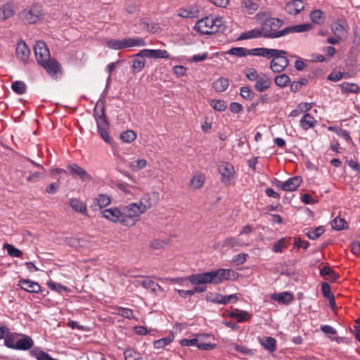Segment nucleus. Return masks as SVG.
I'll return each mask as SVG.
<instances>
[{
	"instance_id": "1",
	"label": "nucleus",
	"mask_w": 360,
	"mask_h": 360,
	"mask_svg": "<svg viewBox=\"0 0 360 360\" xmlns=\"http://www.w3.org/2000/svg\"><path fill=\"white\" fill-rule=\"evenodd\" d=\"M283 25V21L277 18H266L262 23V31L264 37L266 39H275L288 35L292 33H300L307 32L312 28L309 23L300 24L280 28Z\"/></svg>"
},
{
	"instance_id": "2",
	"label": "nucleus",
	"mask_w": 360,
	"mask_h": 360,
	"mask_svg": "<svg viewBox=\"0 0 360 360\" xmlns=\"http://www.w3.org/2000/svg\"><path fill=\"white\" fill-rule=\"evenodd\" d=\"M231 273H233V271L230 269H219L215 271L191 275L188 277V280L195 285L207 283L219 284L229 280Z\"/></svg>"
},
{
	"instance_id": "3",
	"label": "nucleus",
	"mask_w": 360,
	"mask_h": 360,
	"mask_svg": "<svg viewBox=\"0 0 360 360\" xmlns=\"http://www.w3.org/2000/svg\"><path fill=\"white\" fill-rule=\"evenodd\" d=\"M222 18L207 16L199 20L195 25L198 32L203 34H211L224 30Z\"/></svg>"
},
{
	"instance_id": "4",
	"label": "nucleus",
	"mask_w": 360,
	"mask_h": 360,
	"mask_svg": "<svg viewBox=\"0 0 360 360\" xmlns=\"http://www.w3.org/2000/svg\"><path fill=\"white\" fill-rule=\"evenodd\" d=\"M94 116L96 121L98 132L106 143H109L110 141V138L108 132L109 122L105 115L103 102L98 101L96 103L94 109Z\"/></svg>"
},
{
	"instance_id": "5",
	"label": "nucleus",
	"mask_w": 360,
	"mask_h": 360,
	"mask_svg": "<svg viewBox=\"0 0 360 360\" xmlns=\"http://www.w3.org/2000/svg\"><path fill=\"white\" fill-rule=\"evenodd\" d=\"M122 208L124 219H122V225L124 226H134L139 220L140 216L144 214L135 202L129 203Z\"/></svg>"
},
{
	"instance_id": "6",
	"label": "nucleus",
	"mask_w": 360,
	"mask_h": 360,
	"mask_svg": "<svg viewBox=\"0 0 360 360\" xmlns=\"http://www.w3.org/2000/svg\"><path fill=\"white\" fill-rule=\"evenodd\" d=\"M274 53L269 56V59L272 58L270 62L271 70L276 73L283 72L289 65V60L286 57L287 51L273 49Z\"/></svg>"
},
{
	"instance_id": "7",
	"label": "nucleus",
	"mask_w": 360,
	"mask_h": 360,
	"mask_svg": "<svg viewBox=\"0 0 360 360\" xmlns=\"http://www.w3.org/2000/svg\"><path fill=\"white\" fill-rule=\"evenodd\" d=\"M145 40L140 37L110 39L107 41V46L111 49L120 50L134 46H143Z\"/></svg>"
},
{
	"instance_id": "8",
	"label": "nucleus",
	"mask_w": 360,
	"mask_h": 360,
	"mask_svg": "<svg viewBox=\"0 0 360 360\" xmlns=\"http://www.w3.org/2000/svg\"><path fill=\"white\" fill-rule=\"evenodd\" d=\"M41 8L38 4H33L29 8L21 11L19 14L20 20L25 24H34L43 18Z\"/></svg>"
},
{
	"instance_id": "9",
	"label": "nucleus",
	"mask_w": 360,
	"mask_h": 360,
	"mask_svg": "<svg viewBox=\"0 0 360 360\" xmlns=\"http://www.w3.org/2000/svg\"><path fill=\"white\" fill-rule=\"evenodd\" d=\"M218 171L221 174V181L223 184H229L234 178V167L228 162H222L218 166Z\"/></svg>"
},
{
	"instance_id": "10",
	"label": "nucleus",
	"mask_w": 360,
	"mask_h": 360,
	"mask_svg": "<svg viewBox=\"0 0 360 360\" xmlns=\"http://www.w3.org/2000/svg\"><path fill=\"white\" fill-rule=\"evenodd\" d=\"M103 217L114 222L120 223L122 225V219H124L123 208L111 207L105 209L101 212Z\"/></svg>"
},
{
	"instance_id": "11",
	"label": "nucleus",
	"mask_w": 360,
	"mask_h": 360,
	"mask_svg": "<svg viewBox=\"0 0 360 360\" xmlns=\"http://www.w3.org/2000/svg\"><path fill=\"white\" fill-rule=\"evenodd\" d=\"M34 52L37 63L40 65L50 58V52L46 44L42 41H37L34 46Z\"/></svg>"
},
{
	"instance_id": "12",
	"label": "nucleus",
	"mask_w": 360,
	"mask_h": 360,
	"mask_svg": "<svg viewBox=\"0 0 360 360\" xmlns=\"http://www.w3.org/2000/svg\"><path fill=\"white\" fill-rule=\"evenodd\" d=\"M136 56L138 57L142 58H170V55L167 50L165 49H143L140 51Z\"/></svg>"
},
{
	"instance_id": "13",
	"label": "nucleus",
	"mask_w": 360,
	"mask_h": 360,
	"mask_svg": "<svg viewBox=\"0 0 360 360\" xmlns=\"http://www.w3.org/2000/svg\"><path fill=\"white\" fill-rule=\"evenodd\" d=\"M220 245L221 248H234L248 247L250 245V243L243 240V238L239 236H237L236 237L230 236L226 238L220 243Z\"/></svg>"
},
{
	"instance_id": "14",
	"label": "nucleus",
	"mask_w": 360,
	"mask_h": 360,
	"mask_svg": "<svg viewBox=\"0 0 360 360\" xmlns=\"http://www.w3.org/2000/svg\"><path fill=\"white\" fill-rule=\"evenodd\" d=\"M15 55L17 58L23 64L28 63L30 56V50L24 41L20 40L18 42Z\"/></svg>"
},
{
	"instance_id": "15",
	"label": "nucleus",
	"mask_w": 360,
	"mask_h": 360,
	"mask_svg": "<svg viewBox=\"0 0 360 360\" xmlns=\"http://www.w3.org/2000/svg\"><path fill=\"white\" fill-rule=\"evenodd\" d=\"M302 182V177L296 176L288 179L285 181H279L277 187L285 191H294L300 186Z\"/></svg>"
},
{
	"instance_id": "16",
	"label": "nucleus",
	"mask_w": 360,
	"mask_h": 360,
	"mask_svg": "<svg viewBox=\"0 0 360 360\" xmlns=\"http://www.w3.org/2000/svg\"><path fill=\"white\" fill-rule=\"evenodd\" d=\"M40 65L51 76L58 74L61 68L60 64L55 58H51L45 60Z\"/></svg>"
},
{
	"instance_id": "17",
	"label": "nucleus",
	"mask_w": 360,
	"mask_h": 360,
	"mask_svg": "<svg viewBox=\"0 0 360 360\" xmlns=\"http://www.w3.org/2000/svg\"><path fill=\"white\" fill-rule=\"evenodd\" d=\"M17 11V6L11 3H6L0 8V21L3 22L13 17Z\"/></svg>"
},
{
	"instance_id": "18",
	"label": "nucleus",
	"mask_w": 360,
	"mask_h": 360,
	"mask_svg": "<svg viewBox=\"0 0 360 360\" xmlns=\"http://www.w3.org/2000/svg\"><path fill=\"white\" fill-rule=\"evenodd\" d=\"M20 336L22 338L16 341L15 346H12L13 349L28 350L33 347L34 341L31 337L22 333Z\"/></svg>"
},
{
	"instance_id": "19",
	"label": "nucleus",
	"mask_w": 360,
	"mask_h": 360,
	"mask_svg": "<svg viewBox=\"0 0 360 360\" xmlns=\"http://www.w3.org/2000/svg\"><path fill=\"white\" fill-rule=\"evenodd\" d=\"M18 285L29 292L38 293L41 290V286L38 283L29 279H20Z\"/></svg>"
},
{
	"instance_id": "20",
	"label": "nucleus",
	"mask_w": 360,
	"mask_h": 360,
	"mask_svg": "<svg viewBox=\"0 0 360 360\" xmlns=\"http://www.w3.org/2000/svg\"><path fill=\"white\" fill-rule=\"evenodd\" d=\"M304 8V4L302 0H293L288 2L285 6V11L290 15H297Z\"/></svg>"
},
{
	"instance_id": "21",
	"label": "nucleus",
	"mask_w": 360,
	"mask_h": 360,
	"mask_svg": "<svg viewBox=\"0 0 360 360\" xmlns=\"http://www.w3.org/2000/svg\"><path fill=\"white\" fill-rule=\"evenodd\" d=\"M271 84V78L266 75H262L256 80L254 88L258 92H264L270 88Z\"/></svg>"
},
{
	"instance_id": "22",
	"label": "nucleus",
	"mask_w": 360,
	"mask_h": 360,
	"mask_svg": "<svg viewBox=\"0 0 360 360\" xmlns=\"http://www.w3.org/2000/svg\"><path fill=\"white\" fill-rule=\"evenodd\" d=\"M70 174L74 176H79L82 180H91L92 178L88 172L77 164L68 166Z\"/></svg>"
},
{
	"instance_id": "23",
	"label": "nucleus",
	"mask_w": 360,
	"mask_h": 360,
	"mask_svg": "<svg viewBox=\"0 0 360 360\" xmlns=\"http://www.w3.org/2000/svg\"><path fill=\"white\" fill-rule=\"evenodd\" d=\"M271 300L278 302L281 304H289L293 300V295L290 292L274 293L271 296Z\"/></svg>"
},
{
	"instance_id": "24",
	"label": "nucleus",
	"mask_w": 360,
	"mask_h": 360,
	"mask_svg": "<svg viewBox=\"0 0 360 360\" xmlns=\"http://www.w3.org/2000/svg\"><path fill=\"white\" fill-rule=\"evenodd\" d=\"M199 11L196 6L181 8L178 11V15L182 18H193L198 17Z\"/></svg>"
},
{
	"instance_id": "25",
	"label": "nucleus",
	"mask_w": 360,
	"mask_h": 360,
	"mask_svg": "<svg viewBox=\"0 0 360 360\" xmlns=\"http://www.w3.org/2000/svg\"><path fill=\"white\" fill-rule=\"evenodd\" d=\"M229 317L235 319L238 322L242 323L251 319V315L246 311L235 309L229 314Z\"/></svg>"
},
{
	"instance_id": "26",
	"label": "nucleus",
	"mask_w": 360,
	"mask_h": 360,
	"mask_svg": "<svg viewBox=\"0 0 360 360\" xmlns=\"http://www.w3.org/2000/svg\"><path fill=\"white\" fill-rule=\"evenodd\" d=\"M70 207L77 212L87 216L86 205L77 198H70L69 200Z\"/></svg>"
},
{
	"instance_id": "27",
	"label": "nucleus",
	"mask_w": 360,
	"mask_h": 360,
	"mask_svg": "<svg viewBox=\"0 0 360 360\" xmlns=\"http://www.w3.org/2000/svg\"><path fill=\"white\" fill-rule=\"evenodd\" d=\"M316 122L317 121L316 119L309 113L307 112L300 120V125L303 129L307 130L310 128H313L316 125Z\"/></svg>"
},
{
	"instance_id": "28",
	"label": "nucleus",
	"mask_w": 360,
	"mask_h": 360,
	"mask_svg": "<svg viewBox=\"0 0 360 360\" xmlns=\"http://www.w3.org/2000/svg\"><path fill=\"white\" fill-rule=\"evenodd\" d=\"M140 209L143 212H146L147 210L151 208L153 205L152 202V194H145L137 202H135Z\"/></svg>"
},
{
	"instance_id": "29",
	"label": "nucleus",
	"mask_w": 360,
	"mask_h": 360,
	"mask_svg": "<svg viewBox=\"0 0 360 360\" xmlns=\"http://www.w3.org/2000/svg\"><path fill=\"white\" fill-rule=\"evenodd\" d=\"M342 94H360V87L355 83L342 82L339 85Z\"/></svg>"
},
{
	"instance_id": "30",
	"label": "nucleus",
	"mask_w": 360,
	"mask_h": 360,
	"mask_svg": "<svg viewBox=\"0 0 360 360\" xmlns=\"http://www.w3.org/2000/svg\"><path fill=\"white\" fill-rule=\"evenodd\" d=\"M94 207L101 209L109 205L111 202V198L106 194H99L94 199Z\"/></svg>"
},
{
	"instance_id": "31",
	"label": "nucleus",
	"mask_w": 360,
	"mask_h": 360,
	"mask_svg": "<svg viewBox=\"0 0 360 360\" xmlns=\"http://www.w3.org/2000/svg\"><path fill=\"white\" fill-rule=\"evenodd\" d=\"M205 181V176L202 173H197L193 175L191 181L190 186L193 189H199L202 187Z\"/></svg>"
},
{
	"instance_id": "32",
	"label": "nucleus",
	"mask_w": 360,
	"mask_h": 360,
	"mask_svg": "<svg viewBox=\"0 0 360 360\" xmlns=\"http://www.w3.org/2000/svg\"><path fill=\"white\" fill-rule=\"evenodd\" d=\"M263 37H264V33L262 31V28L261 29H252L248 31H246L241 34V35L239 37V39L243 40V39H255V38H259Z\"/></svg>"
},
{
	"instance_id": "33",
	"label": "nucleus",
	"mask_w": 360,
	"mask_h": 360,
	"mask_svg": "<svg viewBox=\"0 0 360 360\" xmlns=\"http://www.w3.org/2000/svg\"><path fill=\"white\" fill-rule=\"evenodd\" d=\"M210 336L208 335H198V344L197 347L201 350H211L216 347L215 344H211L205 342V340L208 339Z\"/></svg>"
},
{
	"instance_id": "34",
	"label": "nucleus",
	"mask_w": 360,
	"mask_h": 360,
	"mask_svg": "<svg viewBox=\"0 0 360 360\" xmlns=\"http://www.w3.org/2000/svg\"><path fill=\"white\" fill-rule=\"evenodd\" d=\"M259 343L269 352H272L276 349V340L271 337H265L259 340Z\"/></svg>"
},
{
	"instance_id": "35",
	"label": "nucleus",
	"mask_w": 360,
	"mask_h": 360,
	"mask_svg": "<svg viewBox=\"0 0 360 360\" xmlns=\"http://www.w3.org/2000/svg\"><path fill=\"white\" fill-rule=\"evenodd\" d=\"M272 49H273L268 48H255L249 50L248 55L262 56L269 59V56L271 53H274Z\"/></svg>"
},
{
	"instance_id": "36",
	"label": "nucleus",
	"mask_w": 360,
	"mask_h": 360,
	"mask_svg": "<svg viewBox=\"0 0 360 360\" xmlns=\"http://www.w3.org/2000/svg\"><path fill=\"white\" fill-rule=\"evenodd\" d=\"M141 285L146 288L150 289L151 291L154 292H158L163 291V288L157 283L155 281L150 280V279H146L141 281Z\"/></svg>"
},
{
	"instance_id": "37",
	"label": "nucleus",
	"mask_w": 360,
	"mask_h": 360,
	"mask_svg": "<svg viewBox=\"0 0 360 360\" xmlns=\"http://www.w3.org/2000/svg\"><path fill=\"white\" fill-rule=\"evenodd\" d=\"M229 85V82L228 79L220 77L213 83V88L217 92H223L227 89Z\"/></svg>"
},
{
	"instance_id": "38",
	"label": "nucleus",
	"mask_w": 360,
	"mask_h": 360,
	"mask_svg": "<svg viewBox=\"0 0 360 360\" xmlns=\"http://www.w3.org/2000/svg\"><path fill=\"white\" fill-rule=\"evenodd\" d=\"M147 165V161L145 159H138L134 161L130 162L128 164V167L132 172H138L143 168H145Z\"/></svg>"
},
{
	"instance_id": "39",
	"label": "nucleus",
	"mask_w": 360,
	"mask_h": 360,
	"mask_svg": "<svg viewBox=\"0 0 360 360\" xmlns=\"http://www.w3.org/2000/svg\"><path fill=\"white\" fill-rule=\"evenodd\" d=\"M241 6L250 14L255 12L259 8L258 4L252 0H243L241 2Z\"/></svg>"
},
{
	"instance_id": "40",
	"label": "nucleus",
	"mask_w": 360,
	"mask_h": 360,
	"mask_svg": "<svg viewBox=\"0 0 360 360\" xmlns=\"http://www.w3.org/2000/svg\"><path fill=\"white\" fill-rule=\"evenodd\" d=\"M209 103L212 108L219 112L224 111L227 108L226 102L223 100L212 99Z\"/></svg>"
},
{
	"instance_id": "41",
	"label": "nucleus",
	"mask_w": 360,
	"mask_h": 360,
	"mask_svg": "<svg viewBox=\"0 0 360 360\" xmlns=\"http://www.w3.org/2000/svg\"><path fill=\"white\" fill-rule=\"evenodd\" d=\"M21 333H11L10 330H8V334L6 335L4 338V345L8 348L13 349L12 346H15V338L20 336Z\"/></svg>"
},
{
	"instance_id": "42",
	"label": "nucleus",
	"mask_w": 360,
	"mask_h": 360,
	"mask_svg": "<svg viewBox=\"0 0 360 360\" xmlns=\"http://www.w3.org/2000/svg\"><path fill=\"white\" fill-rule=\"evenodd\" d=\"M331 29L335 35L338 38H342L346 34V30L344 26L339 22H335L332 24Z\"/></svg>"
},
{
	"instance_id": "43",
	"label": "nucleus",
	"mask_w": 360,
	"mask_h": 360,
	"mask_svg": "<svg viewBox=\"0 0 360 360\" xmlns=\"http://www.w3.org/2000/svg\"><path fill=\"white\" fill-rule=\"evenodd\" d=\"M11 89L17 94L22 95L26 92L27 86L24 82L15 81L12 83Z\"/></svg>"
},
{
	"instance_id": "44",
	"label": "nucleus",
	"mask_w": 360,
	"mask_h": 360,
	"mask_svg": "<svg viewBox=\"0 0 360 360\" xmlns=\"http://www.w3.org/2000/svg\"><path fill=\"white\" fill-rule=\"evenodd\" d=\"M249 50L244 47H234L226 51L227 54L237 57H244L248 55Z\"/></svg>"
},
{
	"instance_id": "45",
	"label": "nucleus",
	"mask_w": 360,
	"mask_h": 360,
	"mask_svg": "<svg viewBox=\"0 0 360 360\" xmlns=\"http://www.w3.org/2000/svg\"><path fill=\"white\" fill-rule=\"evenodd\" d=\"M290 77L285 74L277 75L274 78V82L276 85L282 88L286 86L290 83Z\"/></svg>"
},
{
	"instance_id": "46",
	"label": "nucleus",
	"mask_w": 360,
	"mask_h": 360,
	"mask_svg": "<svg viewBox=\"0 0 360 360\" xmlns=\"http://www.w3.org/2000/svg\"><path fill=\"white\" fill-rule=\"evenodd\" d=\"M310 18L313 22L320 25L324 21V14L321 10H314L311 12Z\"/></svg>"
},
{
	"instance_id": "47",
	"label": "nucleus",
	"mask_w": 360,
	"mask_h": 360,
	"mask_svg": "<svg viewBox=\"0 0 360 360\" xmlns=\"http://www.w3.org/2000/svg\"><path fill=\"white\" fill-rule=\"evenodd\" d=\"M120 138L123 142L131 143L136 139V134L133 130H127L120 134Z\"/></svg>"
},
{
	"instance_id": "48",
	"label": "nucleus",
	"mask_w": 360,
	"mask_h": 360,
	"mask_svg": "<svg viewBox=\"0 0 360 360\" xmlns=\"http://www.w3.org/2000/svg\"><path fill=\"white\" fill-rule=\"evenodd\" d=\"M4 248L6 250L7 253L9 256L13 257H20L22 255V252L13 245L6 243L4 245Z\"/></svg>"
},
{
	"instance_id": "49",
	"label": "nucleus",
	"mask_w": 360,
	"mask_h": 360,
	"mask_svg": "<svg viewBox=\"0 0 360 360\" xmlns=\"http://www.w3.org/2000/svg\"><path fill=\"white\" fill-rule=\"evenodd\" d=\"M347 225V221L340 217H335L334 219L331 221V226L335 230H342L346 228Z\"/></svg>"
},
{
	"instance_id": "50",
	"label": "nucleus",
	"mask_w": 360,
	"mask_h": 360,
	"mask_svg": "<svg viewBox=\"0 0 360 360\" xmlns=\"http://www.w3.org/2000/svg\"><path fill=\"white\" fill-rule=\"evenodd\" d=\"M136 58L133 60L132 68L136 72H141L146 64V60L144 58L138 57L136 55Z\"/></svg>"
},
{
	"instance_id": "51",
	"label": "nucleus",
	"mask_w": 360,
	"mask_h": 360,
	"mask_svg": "<svg viewBox=\"0 0 360 360\" xmlns=\"http://www.w3.org/2000/svg\"><path fill=\"white\" fill-rule=\"evenodd\" d=\"M240 94L243 98L248 101L253 99L255 96V93L248 86L241 87Z\"/></svg>"
},
{
	"instance_id": "52",
	"label": "nucleus",
	"mask_w": 360,
	"mask_h": 360,
	"mask_svg": "<svg viewBox=\"0 0 360 360\" xmlns=\"http://www.w3.org/2000/svg\"><path fill=\"white\" fill-rule=\"evenodd\" d=\"M324 232L323 226H319L314 230H311L307 233V236L311 240H315L321 236Z\"/></svg>"
},
{
	"instance_id": "53",
	"label": "nucleus",
	"mask_w": 360,
	"mask_h": 360,
	"mask_svg": "<svg viewBox=\"0 0 360 360\" xmlns=\"http://www.w3.org/2000/svg\"><path fill=\"white\" fill-rule=\"evenodd\" d=\"M117 314L119 316L129 319H131L134 317L133 311L129 308L118 307Z\"/></svg>"
},
{
	"instance_id": "54",
	"label": "nucleus",
	"mask_w": 360,
	"mask_h": 360,
	"mask_svg": "<svg viewBox=\"0 0 360 360\" xmlns=\"http://www.w3.org/2000/svg\"><path fill=\"white\" fill-rule=\"evenodd\" d=\"M245 73L250 81H256L259 77L257 71L253 68H246Z\"/></svg>"
},
{
	"instance_id": "55",
	"label": "nucleus",
	"mask_w": 360,
	"mask_h": 360,
	"mask_svg": "<svg viewBox=\"0 0 360 360\" xmlns=\"http://www.w3.org/2000/svg\"><path fill=\"white\" fill-rule=\"evenodd\" d=\"M172 342L170 338H163L154 341L153 346L155 349H162L168 345Z\"/></svg>"
},
{
	"instance_id": "56",
	"label": "nucleus",
	"mask_w": 360,
	"mask_h": 360,
	"mask_svg": "<svg viewBox=\"0 0 360 360\" xmlns=\"http://www.w3.org/2000/svg\"><path fill=\"white\" fill-rule=\"evenodd\" d=\"M248 255L246 253H240L233 257L231 262L236 264H243L245 262Z\"/></svg>"
},
{
	"instance_id": "57",
	"label": "nucleus",
	"mask_w": 360,
	"mask_h": 360,
	"mask_svg": "<svg viewBox=\"0 0 360 360\" xmlns=\"http://www.w3.org/2000/svg\"><path fill=\"white\" fill-rule=\"evenodd\" d=\"M124 354L125 360H140L139 354L134 350L127 349Z\"/></svg>"
},
{
	"instance_id": "58",
	"label": "nucleus",
	"mask_w": 360,
	"mask_h": 360,
	"mask_svg": "<svg viewBox=\"0 0 360 360\" xmlns=\"http://www.w3.org/2000/svg\"><path fill=\"white\" fill-rule=\"evenodd\" d=\"M48 285H49V288H51V290H56L58 292H61L63 291L68 290L67 287H65L61 284L57 283L56 282H53V281L49 282Z\"/></svg>"
},
{
	"instance_id": "59",
	"label": "nucleus",
	"mask_w": 360,
	"mask_h": 360,
	"mask_svg": "<svg viewBox=\"0 0 360 360\" xmlns=\"http://www.w3.org/2000/svg\"><path fill=\"white\" fill-rule=\"evenodd\" d=\"M180 344L184 347L195 346L198 344V336L193 339H182Z\"/></svg>"
},
{
	"instance_id": "60",
	"label": "nucleus",
	"mask_w": 360,
	"mask_h": 360,
	"mask_svg": "<svg viewBox=\"0 0 360 360\" xmlns=\"http://www.w3.org/2000/svg\"><path fill=\"white\" fill-rule=\"evenodd\" d=\"M285 247V238H282L278 240L273 246L272 250L276 253H279L283 251Z\"/></svg>"
},
{
	"instance_id": "61",
	"label": "nucleus",
	"mask_w": 360,
	"mask_h": 360,
	"mask_svg": "<svg viewBox=\"0 0 360 360\" xmlns=\"http://www.w3.org/2000/svg\"><path fill=\"white\" fill-rule=\"evenodd\" d=\"M173 71H174V73L177 77H182V76L186 75L187 69H186V68H185L183 65H175L173 68Z\"/></svg>"
},
{
	"instance_id": "62",
	"label": "nucleus",
	"mask_w": 360,
	"mask_h": 360,
	"mask_svg": "<svg viewBox=\"0 0 360 360\" xmlns=\"http://www.w3.org/2000/svg\"><path fill=\"white\" fill-rule=\"evenodd\" d=\"M345 74L341 72H333L328 76V79L333 82L340 81L343 78Z\"/></svg>"
},
{
	"instance_id": "63",
	"label": "nucleus",
	"mask_w": 360,
	"mask_h": 360,
	"mask_svg": "<svg viewBox=\"0 0 360 360\" xmlns=\"http://www.w3.org/2000/svg\"><path fill=\"white\" fill-rule=\"evenodd\" d=\"M345 164L347 165L354 172L357 173L360 172V165L356 161L349 160H347Z\"/></svg>"
},
{
	"instance_id": "64",
	"label": "nucleus",
	"mask_w": 360,
	"mask_h": 360,
	"mask_svg": "<svg viewBox=\"0 0 360 360\" xmlns=\"http://www.w3.org/2000/svg\"><path fill=\"white\" fill-rule=\"evenodd\" d=\"M351 251L355 255H360V241H354L351 244Z\"/></svg>"
}]
</instances>
